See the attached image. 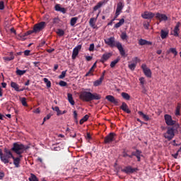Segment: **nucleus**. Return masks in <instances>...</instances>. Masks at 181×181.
I'll use <instances>...</instances> for the list:
<instances>
[{
  "label": "nucleus",
  "mask_w": 181,
  "mask_h": 181,
  "mask_svg": "<svg viewBox=\"0 0 181 181\" xmlns=\"http://www.w3.org/2000/svg\"><path fill=\"white\" fill-rule=\"evenodd\" d=\"M60 149H61L60 146H59L57 145H54L53 151H60Z\"/></svg>",
  "instance_id": "obj_51"
},
{
  "label": "nucleus",
  "mask_w": 181,
  "mask_h": 181,
  "mask_svg": "<svg viewBox=\"0 0 181 181\" xmlns=\"http://www.w3.org/2000/svg\"><path fill=\"white\" fill-rule=\"evenodd\" d=\"M51 117H52L51 114H48L46 117H45L43 119V122L42 123V125H43V124H45V122H46V121H47V119H50Z\"/></svg>",
  "instance_id": "obj_44"
},
{
  "label": "nucleus",
  "mask_w": 181,
  "mask_h": 181,
  "mask_svg": "<svg viewBox=\"0 0 181 181\" xmlns=\"http://www.w3.org/2000/svg\"><path fill=\"white\" fill-rule=\"evenodd\" d=\"M136 170H138V168H133L132 166L129 165L126 166L124 169H122V172L127 173V175L134 173V172H136Z\"/></svg>",
  "instance_id": "obj_11"
},
{
  "label": "nucleus",
  "mask_w": 181,
  "mask_h": 181,
  "mask_svg": "<svg viewBox=\"0 0 181 181\" xmlns=\"http://www.w3.org/2000/svg\"><path fill=\"white\" fill-rule=\"evenodd\" d=\"M164 118H165V124H167L168 126L175 127V125H179V123L172 119V116L169 115H165Z\"/></svg>",
  "instance_id": "obj_8"
},
{
  "label": "nucleus",
  "mask_w": 181,
  "mask_h": 181,
  "mask_svg": "<svg viewBox=\"0 0 181 181\" xmlns=\"http://www.w3.org/2000/svg\"><path fill=\"white\" fill-rule=\"evenodd\" d=\"M88 118H90V116L88 115H86L81 120L79 121V123L81 125H83L84 122L86 121H88Z\"/></svg>",
  "instance_id": "obj_33"
},
{
  "label": "nucleus",
  "mask_w": 181,
  "mask_h": 181,
  "mask_svg": "<svg viewBox=\"0 0 181 181\" xmlns=\"http://www.w3.org/2000/svg\"><path fill=\"white\" fill-rule=\"evenodd\" d=\"M139 44L140 45V46H145V45L151 46V45H152V42H150L146 40H144V39L141 38L139 40Z\"/></svg>",
  "instance_id": "obj_24"
},
{
  "label": "nucleus",
  "mask_w": 181,
  "mask_h": 181,
  "mask_svg": "<svg viewBox=\"0 0 181 181\" xmlns=\"http://www.w3.org/2000/svg\"><path fill=\"white\" fill-rule=\"evenodd\" d=\"M46 28V23L45 21H42L39 23H37L33 27V32L35 33H37L40 32L41 30H43Z\"/></svg>",
  "instance_id": "obj_7"
},
{
  "label": "nucleus",
  "mask_w": 181,
  "mask_h": 181,
  "mask_svg": "<svg viewBox=\"0 0 181 181\" xmlns=\"http://www.w3.org/2000/svg\"><path fill=\"white\" fill-rule=\"evenodd\" d=\"M125 23V19L124 18H122L119 20V21L116 23L115 25H114V28H116V29H118V28H121V26H122V25Z\"/></svg>",
  "instance_id": "obj_28"
},
{
  "label": "nucleus",
  "mask_w": 181,
  "mask_h": 181,
  "mask_svg": "<svg viewBox=\"0 0 181 181\" xmlns=\"http://www.w3.org/2000/svg\"><path fill=\"white\" fill-rule=\"evenodd\" d=\"M97 67V62H95L92 67L89 69V71L86 74L85 77H89L90 76H94V74L93 72L94 71V69Z\"/></svg>",
  "instance_id": "obj_16"
},
{
  "label": "nucleus",
  "mask_w": 181,
  "mask_h": 181,
  "mask_svg": "<svg viewBox=\"0 0 181 181\" xmlns=\"http://www.w3.org/2000/svg\"><path fill=\"white\" fill-rule=\"evenodd\" d=\"M29 181H39V179H37V177L35 175V174L31 173L30 177L28 178Z\"/></svg>",
  "instance_id": "obj_37"
},
{
  "label": "nucleus",
  "mask_w": 181,
  "mask_h": 181,
  "mask_svg": "<svg viewBox=\"0 0 181 181\" xmlns=\"http://www.w3.org/2000/svg\"><path fill=\"white\" fill-rule=\"evenodd\" d=\"M169 36V31H165L164 30H160V37L161 39H166Z\"/></svg>",
  "instance_id": "obj_26"
},
{
  "label": "nucleus",
  "mask_w": 181,
  "mask_h": 181,
  "mask_svg": "<svg viewBox=\"0 0 181 181\" xmlns=\"http://www.w3.org/2000/svg\"><path fill=\"white\" fill-rule=\"evenodd\" d=\"M180 108H181V105L180 103H178L175 109L176 117H179V115H180Z\"/></svg>",
  "instance_id": "obj_34"
},
{
  "label": "nucleus",
  "mask_w": 181,
  "mask_h": 181,
  "mask_svg": "<svg viewBox=\"0 0 181 181\" xmlns=\"http://www.w3.org/2000/svg\"><path fill=\"white\" fill-rule=\"evenodd\" d=\"M57 33L59 36H64V30H63L62 29H58L57 31Z\"/></svg>",
  "instance_id": "obj_45"
},
{
  "label": "nucleus",
  "mask_w": 181,
  "mask_h": 181,
  "mask_svg": "<svg viewBox=\"0 0 181 181\" xmlns=\"http://www.w3.org/2000/svg\"><path fill=\"white\" fill-rule=\"evenodd\" d=\"M120 108L122 110V111H124V112H127V114H131V110H129V108H128V105H127L125 102H123L122 103Z\"/></svg>",
  "instance_id": "obj_20"
},
{
  "label": "nucleus",
  "mask_w": 181,
  "mask_h": 181,
  "mask_svg": "<svg viewBox=\"0 0 181 181\" xmlns=\"http://www.w3.org/2000/svg\"><path fill=\"white\" fill-rule=\"evenodd\" d=\"M120 37L122 40H128V35L125 32L122 33Z\"/></svg>",
  "instance_id": "obj_39"
},
{
  "label": "nucleus",
  "mask_w": 181,
  "mask_h": 181,
  "mask_svg": "<svg viewBox=\"0 0 181 181\" xmlns=\"http://www.w3.org/2000/svg\"><path fill=\"white\" fill-rule=\"evenodd\" d=\"M8 56L10 57H4L3 60H4V62H11V60H13L15 59V55L13 54V52H9Z\"/></svg>",
  "instance_id": "obj_21"
},
{
  "label": "nucleus",
  "mask_w": 181,
  "mask_h": 181,
  "mask_svg": "<svg viewBox=\"0 0 181 181\" xmlns=\"http://www.w3.org/2000/svg\"><path fill=\"white\" fill-rule=\"evenodd\" d=\"M80 100L85 103H90V101H94V100H101V95L88 91L81 92L79 95Z\"/></svg>",
  "instance_id": "obj_3"
},
{
  "label": "nucleus",
  "mask_w": 181,
  "mask_h": 181,
  "mask_svg": "<svg viewBox=\"0 0 181 181\" xmlns=\"http://www.w3.org/2000/svg\"><path fill=\"white\" fill-rule=\"evenodd\" d=\"M117 18H118V16H117V14H115L114 18L112 19V20L110 21V22H109V23H107V25H108V26H111V25H112V22H114V21H115V20L117 19Z\"/></svg>",
  "instance_id": "obj_49"
},
{
  "label": "nucleus",
  "mask_w": 181,
  "mask_h": 181,
  "mask_svg": "<svg viewBox=\"0 0 181 181\" xmlns=\"http://www.w3.org/2000/svg\"><path fill=\"white\" fill-rule=\"evenodd\" d=\"M53 111H56V112H59L60 110L58 106H55L54 107H52Z\"/></svg>",
  "instance_id": "obj_63"
},
{
  "label": "nucleus",
  "mask_w": 181,
  "mask_h": 181,
  "mask_svg": "<svg viewBox=\"0 0 181 181\" xmlns=\"http://www.w3.org/2000/svg\"><path fill=\"white\" fill-rule=\"evenodd\" d=\"M155 16V13L149 11H145L141 14L143 19H152Z\"/></svg>",
  "instance_id": "obj_14"
},
{
  "label": "nucleus",
  "mask_w": 181,
  "mask_h": 181,
  "mask_svg": "<svg viewBox=\"0 0 181 181\" xmlns=\"http://www.w3.org/2000/svg\"><path fill=\"white\" fill-rule=\"evenodd\" d=\"M29 147L28 146L23 145L21 143L16 142L13 144V147L11 148V151L16 153V155L21 156L23 153L25 151H28Z\"/></svg>",
  "instance_id": "obj_5"
},
{
  "label": "nucleus",
  "mask_w": 181,
  "mask_h": 181,
  "mask_svg": "<svg viewBox=\"0 0 181 181\" xmlns=\"http://www.w3.org/2000/svg\"><path fill=\"white\" fill-rule=\"evenodd\" d=\"M145 29H149V23H146L144 24Z\"/></svg>",
  "instance_id": "obj_61"
},
{
  "label": "nucleus",
  "mask_w": 181,
  "mask_h": 181,
  "mask_svg": "<svg viewBox=\"0 0 181 181\" xmlns=\"http://www.w3.org/2000/svg\"><path fill=\"white\" fill-rule=\"evenodd\" d=\"M21 104L23 105V107H28V103L26 102V98H22L21 100Z\"/></svg>",
  "instance_id": "obj_42"
},
{
  "label": "nucleus",
  "mask_w": 181,
  "mask_h": 181,
  "mask_svg": "<svg viewBox=\"0 0 181 181\" xmlns=\"http://www.w3.org/2000/svg\"><path fill=\"white\" fill-rule=\"evenodd\" d=\"M139 81H140V84H141V86H142V88H144L145 86H144V84H145V78L141 77L139 78Z\"/></svg>",
  "instance_id": "obj_48"
},
{
  "label": "nucleus",
  "mask_w": 181,
  "mask_h": 181,
  "mask_svg": "<svg viewBox=\"0 0 181 181\" xmlns=\"http://www.w3.org/2000/svg\"><path fill=\"white\" fill-rule=\"evenodd\" d=\"M77 111H74V119H77Z\"/></svg>",
  "instance_id": "obj_64"
},
{
  "label": "nucleus",
  "mask_w": 181,
  "mask_h": 181,
  "mask_svg": "<svg viewBox=\"0 0 181 181\" xmlns=\"http://www.w3.org/2000/svg\"><path fill=\"white\" fill-rule=\"evenodd\" d=\"M5 9V1H0V11H4Z\"/></svg>",
  "instance_id": "obj_46"
},
{
  "label": "nucleus",
  "mask_w": 181,
  "mask_h": 181,
  "mask_svg": "<svg viewBox=\"0 0 181 181\" xmlns=\"http://www.w3.org/2000/svg\"><path fill=\"white\" fill-rule=\"evenodd\" d=\"M124 5L122 2H119L117 4L115 11L116 16H119V15H121V13H122V9H124Z\"/></svg>",
  "instance_id": "obj_12"
},
{
  "label": "nucleus",
  "mask_w": 181,
  "mask_h": 181,
  "mask_svg": "<svg viewBox=\"0 0 181 181\" xmlns=\"http://www.w3.org/2000/svg\"><path fill=\"white\" fill-rule=\"evenodd\" d=\"M107 4V1H105V0H103L102 1H99L96 6H95L93 7V11H98V9H100V8H101L103 6V5H105Z\"/></svg>",
  "instance_id": "obj_22"
},
{
  "label": "nucleus",
  "mask_w": 181,
  "mask_h": 181,
  "mask_svg": "<svg viewBox=\"0 0 181 181\" xmlns=\"http://www.w3.org/2000/svg\"><path fill=\"white\" fill-rule=\"evenodd\" d=\"M119 60H121V58L117 57L116 59H115L114 61H112L110 63V67L111 69H114V67H115V66L117 65V64L119 62Z\"/></svg>",
  "instance_id": "obj_32"
},
{
  "label": "nucleus",
  "mask_w": 181,
  "mask_h": 181,
  "mask_svg": "<svg viewBox=\"0 0 181 181\" xmlns=\"http://www.w3.org/2000/svg\"><path fill=\"white\" fill-rule=\"evenodd\" d=\"M70 136H71V138H76V132H70Z\"/></svg>",
  "instance_id": "obj_58"
},
{
  "label": "nucleus",
  "mask_w": 181,
  "mask_h": 181,
  "mask_svg": "<svg viewBox=\"0 0 181 181\" xmlns=\"http://www.w3.org/2000/svg\"><path fill=\"white\" fill-rule=\"evenodd\" d=\"M116 136L117 134L115 133H110L104 138V144H105L106 145L112 144V142H114V141L115 140Z\"/></svg>",
  "instance_id": "obj_6"
},
{
  "label": "nucleus",
  "mask_w": 181,
  "mask_h": 181,
  "mask_svg": "<svg viewBox=\"0 0 181 181\" xmlns=\"http://www.w3.org/2000/svg\"><path fill=\"white\" fill-rule=\"evenodd\" d=\"M105 45H107V46H110V47H117L121 56H122V57H124L125 49H124V47H122V44H121L119 41H115V37H110L109 38L105 39Z\"/></svg>",
  "instance_id": "obj_2"
},
{
  "label": "nucleus",
  "mask_w": 181,
  "mask_h": 181,
  "mask_svg": "<svg viewBox=\"0 0 181 181\" xmlns=\"http://www.w3.org/2000/svg\"><path fill=\"white\" fill-rule=\"evenodd\" d=\"M98 15H97L96 18H91L89 21V25L91 28H94L95 26V22H97V18H98Z\"/></svg>",
  "instance_id": "obj_25"
},
{
  "label": "nucleus",
  "mask_w": 181,
  "mask_h": 181,
  "mask_svg": "<svg viewBox=\"0 0 181 181\" xmlns=\"http://www.w3.org/2000/svg\"><path fill=\"white\" fill-rule=\"evenodd\" d=\"M105 73H106L105 71H103V72L102 73V75H101V76H100V78H101L102 80H104V77H105Z\"/></svg>",
  "instance_id": "obj_62"
},
{
  "label": "nucleus",
  "mask_w": 181,
  "mask_h": 181,
  "mask_svg": "<svg viewBox=\"0 0 181 181\" xmlns=\"http://www.w3.org/2000/svg\"><path fill=\"white\" fill-rule=\"evenodd\" d=\"M59 22H60V19L59 18V17H56L52 19L53 25H57V23H59Z\"/></svg>",
  "instance_id": "obj_43"
},
{
  "label": "nucleus",
  "mask_w": 181,
  "mask_h": 181,
  "mask_svg": "<svg viewBox=\"0 0 181 181\" xmlns=\"http://www.w3.org/2000/svg\"><path fill=\"white\" fill-rule=\"evenodd\" d=\"M105 98L106 100H107V101L112 103V104H115V105H117V104H118L119 103L118 99H115V98L111 95H107Z\"/></svg>",
  "instance_id": "obj_15"
},
{
  "label": "nucleus",
  "mask_w": 181,
  "mask_h": 181,
  "mask_svg": "<svg viewBox=\"0 0 181 181\" xmlns=\"http://www.w3.org/2000/svg\"><path fill=\"white\" fill-rule=\"evenodd\" d=\"M17 76H23L26 73V70H21L17 68V70L16 71Z\"/></svg>",
  "instance_id": "obj_38"
},
{
  "label": "nucleus",
  "mask_w": 181,
  "mask_h": 181,
  "mask_svg": "<svg viewBox=\"0 0 181 181\" xmlns=\"http://www.w3.org/2000/svg\"><path fill=\"white\" fill-rule=\"evenodd\" d=\"M81 45H78L76 47H75L73 49L72 52V60H76V57H77V56H78V53L80 52V50H81Z\"/></svg>",
  "instance_id": "obj_9"
},
{
  "label": "nucleus",
  "mask_w": 181,
  "mask_h": 181,
  "mask_svg": "<svg viewBox=\"0 0 181 181\" xmlns=\"http://www.w3.org/2000/svg\"><path fill=\"white\" fill-rule=\"evenodd\" d=\"M66 73H67V70L63 71L62 72V74H60V75L59 76V78H61V79L64 78V77H66Z\"/></svg>",
  "instance_id": "obj_47"
},
{
  "label": "nucleus",
  "mask_w": 181,
  "mask_h": 181,
  "mask_svg": "<svg viewBox=\"0 0 181 181\" xmlns=\"http://www.w3.org/2000/svg\"><path fill=\"white\" fill-rule=\"evenodd\" d=\"M138 114L139 115H140V117H142V118H144V121H149V116L145 115L144 112L139 111Z\"/></svg>",
  "instance_id": "obj_29"
},
{
  "label": "nucleus",
  "mask_w": 181,
  "mask_h": 181,
  "mask_svg": "<svg viewBox=\"0 0 181 181\" xmlns=\"http://www.w3.org/2000/svg\"><path fill=\"white\" fill-rule=\"evenodd\" d=\"M179 28H180V23H177L174 28L173 35L175 36V37H179V32H180Z\"/></svg>",
  "instance_id": "obj_17"
},
{
  "label": "nucleus",
  "mask_w": 181,
  "mask_h": 181,
  "mask_svg": "<svg viewBox=\"0 0 181 181\" xmlns=\"http://www.w3.org/2000/svg\"><path fill=\"white\" fill-rule=\"evenodd\" d=\"M179 131H180V125L175 124L172 127H168L167 132L163 134V136L165 139H168V141H172V139L175 138V134H177Z\"/></svg>",
  "instance_id": "obj_4"
},
{
  "label": "nucleus",
  "mask_w": 181,
  "mask_h": 181,
  "mask_svg": "<svg viewBox=\"0 0 181 181\" xmlns=\"http://www.w3.org/2000/svg\"><path fill=\"white\" fill-rule=\"evenodd\" d=\"M141 69H142L145 76H146V77H148L149 78H151V77H152V71H151V69H149V68H148L146 66V64H143L141 65Z\"/></svg>",
  "instance_id": "obj_10"
},
{
  "label": "nucleus",
  "mask_w": 181,
  "mask_h": 181,
  "mask_svg": "<svg viewBox=\"0 0 181 181\" xmlns=\"http://www.w3.org/2000/svg\"><path fill=\"white\" fill-rule=\"evenodd\" d=\"M128 67L129 69L132 70V71H134V70H135V69L136 68V64L135 63L130 64L128 65Z\"/></svg>",
  "instance_id": "obj_41"
},
{
  "label": "nucleus",
  "mask_w": 181,
  "mask_h": 181,
  "mask_svg": "<svg viewBox=\"0 0 181 181\" xmlns=\"http://www.w3.org/2000/svg\"><path fill=\"white\" fill-rule=\"evenodd\" d=\"M43 81L45 83L47 88H50V87H52V82H50L48 78H44Z\"/></svg>",
  "instance_id": "obj_36"
},
{
  "label": "nucleus",
  "mask_w": 181,
  "mask_h": 181,
  "mask_svg": "<svg viewBox=\"0 0 181 181\" xmlns=\"http://www.w3.org/2000/svg\"><path fill=\"white\" fill-rule=\"evenodd\" d=\"M54 9L57 11V12H62V13H66V8L64 7H61L60 4H56Z\"/></svg>",
  "instance_id": "obj_23"
},
{
  "label": "nucleus",
  "mask_w": 181,
  "mask_h": 181,
  "mask_svg": "<svg viewBox=\"0 0 181 181\" xmlns=\"http://www.w3.org/2000/svg\"><path fill=\"white\" fill-rule=\"evenodd\" d=\"M133 62H134L135 64H136V63L139 62V59L136 57L133 59Z\"/></svg>",
  "instance_id": "obj_60"
},
{
  "label": "nucleus",
  "mask_w": 181,
  "mask_h": 181,
  "mask_svg": "<svg viewBox=\"0 0 181 181\" xmlns=\"http://www.w3.org/2000/svg\"><path fill=\"white\" fill-rule=\"evenodd\" d=\"M104 80L103 79H101V78H100L99 79L93 82V86L94 87H98V86H101V84H103V81Z\"/></svg>",
  "instance_id": "obj_31"
},
{
  "label": "nucleus",
  "mask_w": 181,
  "mask_h": 181,
  "mask_svg": "<svg viewBox=\"0 0 181 181\" xmlns=\"http://www.w3.org/2000/svg\"><path fill=\"white\" fill-rule=\"evenodd\" d=\"M142 153V151H139V150H136V157L137 156H142V155H141Z\"/></svg>",
  "instance_id": "obj_52"
},
{
  "label": "nucleus",
  "mask_w": 181,
  "mask_h": 181,
  "mask_svg": "<svg viewBox=\"0 0 181 181\" xmlns=\"http://www.w3.org/2000/svg\"><path fill=\"white\" fill-rule=\"evenodd\" d=\"M32 33H35V31H33V29L32 30H29L25 33V36H28L29 35H32Z\"/></svg>",
  "instance_id": "obj_56"
},
{
  "label": "nucleus",
  "mask_w": 181,
  "mask_h": 181,
  "mask_svg": "<svg viewBox=\"0 0 181 181\" xmlns=\"http://www.w3.org/2000/svg\"><path fill=\"white\" fill-rule=\"evenodd\" d=\"M77 21H78V18H77V17H74V18H71V21H70L71 26H74V25H76V23H77Z\"/></svg>",
  "instance_id": "obj_35"
},
{
  "label": "nucleus",
  "mask_w": 181,
  "mask_h": 181,
  "mask_svg": "<svg viewBox=\"0 0 181 181\" xmlns=\"http://www.w3.org/2000/svg\"><path fill=\"white\" fill-rule=\"evenodd\" d=\"M156 19H158V21H160V22H166V21H168V18L166 16V14H162L160 13H157L156 14Z\"/></svg>",
  "instance_id": "obj_13"
},
{
  "label": "nucleus",
  "mask_w": 181,
  "mask_h": 181,
  "mask_svg": "<svg viewBox=\"0 0 181 181\" xmlns=\"http://www.w3.org/2000/svg\"><path fill=\"white\" fill-rule=\"evenodd\" d=\"M5 177V173L4 172H0V180L4 179Z\"/></svg>",
  "instance_id": "obj_59"
},
{
  "label": "nucleus",
  "mask_w": 181,
  "mask_h": 181,
  "mask_svg": "<svg viewBox=\"0 0 181 181\" xmlns=\"http://www.w3.org/2000/svg\"><path fill=\"white\" fill-rule=\"evenodd\" d=\"M111 56H112V54H111V53L103 54L100 59L101 63H105V62H107V60H108V59H110V57H111Z\"/></svg>",
  "instance_id": "obj_19"
},
{
  "label": "nucleus",
  "mask_w": 181,
  "mask_h": 181,
  "mask_svg": "<svg viewBox=\"0 0 181 181\" xmlns=\"http://www.w3.org/2000/svg\"><path fill=\"white\" fill-rule=\"evenodd\" d=\"M24 55L25 56H30V50L26 49L24 51Z\"/></svg>",
  "instance_id": "obj_53"
},
{
  "label": "nucleus",
  "mask_w": 181,
  "mask_h": 181,
  "mask_svg": "<svg viewBox=\"0 0 181 181\" xmlns=\"http://www.w3.org/2000/svg\"><path fill=\"white\" fill-rule=\"evenodd\" d=\"M67 97H68V101L70 103V105H74V104H76V103L74 102V100L73 99V95L71 93H68Z\"/></svg>",
  "instance_id": "obj_27"
},
{
  "label": "nucleus",
  "mask_w": 181,
  "mask_h": 181,
  "mask_svg": "<svg viewBox=\"0 0 181 181\" xmlns=\"http://www.w3.org/2000/svg\"><path fill=\"white\" fill-rule=\"evenodd\" d=\"M11 87L12 88H13L15 90V91H23L25 89V88H23L21 89H19V85H18V83H16V82H11Z\"/></svg>",
  "instance_id": "obj_18"
},
{
  "label": "nucleus",
  "mask_w": 181,
  "mask_h": 181,
  "mask_svg": "<svg viewBox=\"0 0 181 181\" xmlns=\"http://www.w3.org/2000/svg\"><path fill=\"white\" fill-rule=\"evenodd\" d=\"M4 153L2 152V149L0 148V159L4 163L5 165H8L9 163V159H13V165H15V168H20L21 167V158H23V156L20 155L18 157L13 156V154H12V151L11 150L5 148Z\"/></svg>",
  "instance_id": "obj_1"
},
{
  "label": "nucleus",
  "mask_w": 181,
  "mask_h": 181,
  "mask_svg": "<svg viewBox=\"0 0 181 181\" xmlns=\"http://www.w3.org/2000/svg\"><path fill=\"white\" fill-rule=\"evenodd\" d=\"M121 95L122 98H124V100H127V101H129V100H131V95H129V94H128L127 93L122 92L121 93Z\"/></svg>",
  "instance_id": "obj_30"
},
{
  "label": "nucleus",
  "mask_w": 181,
  "mask_h": 181,
  "mask_svg": "<svg viewBox=\"0 0 181 181\" xmlns=\"http://www.w3.org/2000/svg\"><path fill=\"white\" fill-rule=\"evenodd\" d=\"M171 156H173V158L175 159H177V156H179V152L177 151L175 154H172Z\"/></svg>",
  "instance_id": "obj_57"
},
{
  "label": "nucleus",
  "mask_w": 181,
  "mask_h": 181,
  "mask_svg": "<svg viewBox=\"0 0 181 181\" xmlns=\"http://www.w3.org/2000/svg\"><path fill=\"white\" fill-rule=\"evenodd\" d=\"M89 52H94V44H90V45Z\"/></svg>",
  "instance_id": "obj_54"
},
{
  "label": "nucleus",
  "mask_w": 181,
  "mask_h": 181,
  "mask_svg": "<svg viewBox=\"0 0 181 181\" xmlns=\"http://www.w3.org/2000/svg\"><path fill=\"white\" fill-rule=\"evenodd\" d=\"M59 84V86H61V87H66V86H67V82L64 81H60Z\"/></svg>",
  "instance_id": "obj_50"
},
{
  "label": "nucleus",
  "mask_w": 181,
  "mask_h": 181,
  "mask_svg": "<svg viewBox=\"0 0 181 181\" xmlns=\"http://www.w3.org/2000/svg\"><path fill=\"white\" fill-rule=\"evenodd\" d=\"M168 53H172L174 56H177V51H176V48H170Z\"/></svg>",
  "instance_id": "obj_40"
},
{
  "label": "nucleus",
  "mask_w": 181,
  "mask_h": 181,
  "mask_svg": "<svg viewBox=\"0 0 181 181\" xmlns=\"http://www.w3.org/2000/svg\"><path fill=\"white\" fill-rule=\"evenodd\" d=\"M86 60L87 62H91V60H93V57H91V56H86Z\"/></svg>",
  "instance_id": "obj_55"
}]
</instances>
